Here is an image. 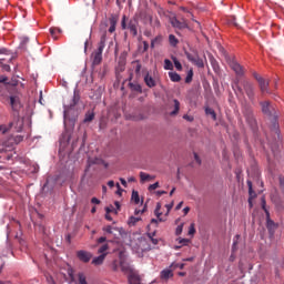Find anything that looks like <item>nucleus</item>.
<instances>
[{"instance_id":"nucleus-43","label":"nucleus","mask_w":284,"mask_h":284,"mask_svg":"<svg viewBox=\"0 0 284 284\" xmlns=\"http://www.w3.org/2000/svg\"><path fill=\"white\" fill-rule=\"evenodd\" d=\"M133 65H135V74H141V63L139 62H132Z\"/></svg>"},{"instance_id":"nucleus-50","label":"nucleus","mask_w":284,"mask_h":284,"mask_svg":"<svg viewBox=\"0 0 284 284\" xmlns=\"http://www.w3.org/2000/svg\"><path fill=\"white\" fill-rule=\"evenodd\" d=\"M267 229L271 231V230H273V229H275V223H274V221H272V220H267Z\"/></svg>"},{"instance_id":"nucleus-64","label":"nucleus","mask_w":284,"mask_h":284,"mask_svg":"<svg viewBox=\"0 0 284 284\" xmlns=\"http://www.w3.org/2000/svg\"><path fill=\"white\" fill-rule=\"evenodd\" d=\"M120 182L124 187H128V181H125V179L120 178Z\"/></svg>"},{"instance_id":"nucleus-16","label":"nucleus","mask_w":284,"mask_h":284,"mask_svg":"<svg viewBox=\"0 0 284 284\" xmlns=\"http://www.w3.org/2000/svg\"><path fill=\"white\" fill-rule=\"evenodd\" d=\"M230 67L236 73V75L243 77L244 69H243V67L241 64H239L237 62L233 61V62H231Z\"/></svg>"},{"instance_id":"nucleus-13","label":"nucleus","mask_w":284,"mask_h":284,"mask_svg":"<svg viewBox=\"0 0 284 284\" xmlns=\"http://www.w3.org/2000/svg\"><path fill=\"white\" fill-rule=\"evenodd\" d=\"M136 26H139V22L135 19L130 20L128 23V30L130 31V34H132V37H136V34H139Z\"/></svg>"},{"instance_id":"nucleus-10","label":"nucleus","mask_w":284,"mask_h":284,"mask_svg":"<svg viewBox=\"0 0 284 284\" xmlns=\"http://www.w3.org/2000/svg\"><path fill=\"white\" fill-rule=\"evenodd\" d=\"M258 85L262 94H271L268 89L270 81L267 79H258Z\"/></svg>"},{"instance_id":"nucleus-7","label":"nucleus","mask_w":284,"mask_h":284,"mask_svg":"<svg viewBox=\"0 0 284 284\" xmlns=\"http://www.w3.org/2000/svg\"><path fill=\"white\" fill-rule=\"evenodd\" d=\"M92 57H93L92 64L94 67L100 65V63L103 61V49L98 48L97 51L93 52Z\"/></svg>"},{"instance_id":"nucleus-1","label":"nucleus","mask_w":284,"mask_h":284,"mask_svg":"<svg viewBox=\"0 0 284 284\" xmlns=\"http://www.w3.org/2000/svg\"><path fill=\"white\" fill-rule=\"evenodd\" d=\"M260 105L262 106L263 114H265L267 116L276 115V111H275L274 106L270 103V101L260 102Z\"/></svg>"},{"instance_id":"nucleus-46","label":"nucleus","mask_w":284,"mask_h":284,"mask_svg":"<svg viewBox=\"0 0 284 284\" xmlns=\"http://www.w3.org/2000/svg\"><path fill=\"white\" fill-rule=\"evenodd\" d=\"M29 41H30V39H29L28 37H22V38H21L20 45H21L22 48H24L26 44L29 43Z\"/></svg>"},{"instance_id":"nucleus-58","label":"nucleus","mask_w":284,"mask_h":284,"mask_svg":"<svg viewBox=\"0 0 284 284\" xmlns=\"http://www.w3.org/2000/svg\"><path fill=\"white\" fill-rule=\"evenodd\" d=\"M145 210H146V206H144L142 210L136 209V210L134 211V214H135V215L143 214V213H145Z\"/></svg>"},{"instance_id":"nucleus-11","label":"nucleus","mask_w":284,"mask_h":284,"mask_svg":"<svg viewBox=\"0 0 284 284\" xmlns=\"http://www.w3.org/2000/svg\"><path fill=\"white\" fill-rule=\"evenodd\" d=\"M170 23L173 28H176L178 30H183L184 28H187V23L182 20H178L176 18H171Z\"/></svg>"},{"instance_id":"nucleus-47","label":"nucleus","mask_w":284,"mask_h":284,"mask_svg":"<svg viewBox=\"0 0 284 284\" xmlns=\"http://www.w3.org/2000/svg\"><path fill=\"white\" fill-rule=\"evenodd\" d=\"M152 28H161V21H159V18H156L154 21L152 20V23H150Z\"/></svg>"},{"instance_id":"nucleus-34","label":"nucleus","mask_w":284,"mask_h":284,"mask_svg":"<svg viewBox=\"0 0 284 284\" xmlns=\"http://www.w3.org/2000/svg\"><path fill=\"white\" fill-rule=\"evenodd\" d=\"M169 41H170V44H171L172 47H176V44L179 43V41H178V39L175 38L174 34H170V36H169Z\"/></svg>"},{"instance_id":"nucleus-22","label":"nucleus","mask_w":284,"mask_h":284,"mask_svg":"<svg viewBox=\"0 0 284 284\" xmlns=\"http://www.w3.org/2000/svg\"><path fill=\"white\" fill-rule=\"evenodd\" d=\"M94 119H95V113H94V112L89 111V112H87V113H85V116H84L83 123H91V122H93V121H94Z\"/></svg>"},{"instance_id":"nucleus-35","label":"nucleus","mask_w":284,"mask_h":284,"mask_svg":"<svg viewBox=\"0 0 284 284\" xmlns=\"http://www.w3.org/2000/svg\"><path fill=\"white\" fill-rule=\"evenodd\" d=\"M205 113H206V115H211L214 121L216 120V113H215V111L213 109L206 108L205 109Z\"/></svg>"},{"instance_id":"nucleus-30","label":"nucleus","mask_w":284,"mask_h":284,"mask_svg":"<svg viewBox=\"0 0 284 284\" xmlns=\"http://www.w3.org/2000/svg\"><path fill=\"white\" fill-rule=\"evenodd\" d=\"M78 278H79V284H89L84 273L82 272L78 273Z\"/></svg>"},{"instance_id":"nucleus-44","label":"nucleus","mask_w":284,"mask_h":284,"mask_svg":"<svg viewBox=\"0 0 284 284\" xmlns=\"http://www.w3.org/2000/svg\"><path fill=\"white\" fill-rule=\"evenodd\" d=\"M247 186H248V192H250L251 197H255V193L252 190V181L247 180Z\"/></svg>"},{"instance_id":"nucleus-4","label":"nucleus","mask_w":284,"mask_h":284,"mask_svg":"<svg viewBox=\"0 0 284 284\" xmlns=\"http://www.w3.org/2000/svg\"><path fill=\"white\" fill-rule=\"evenodd\" d=\"M77 257L82 263H90V261L93 257V254L91 252H89V251L80 250V251L77 252Z\"/></svg>"},{"instance_id":"nucleus-20","label":"nucleus","mask_w":284,"mask_h":284,"mask_svg":"<svg viewBox=\"0 0 284 284\" xmlns=\"http://www.w3.org/2000/svg\"><path fill=\"white\" fill-rule=\"evenodd\" d=\"M23 140H24V136L23 135H16V136H11V138H9V140H8V143L9 144H16V145H18V144H20L21 142H23Z\"/></svg>"},{"instance_id":"nucleus-26","label":"nucleus","mask_w":284,"mask_h":284,"mask_svg":"<svg viewBox=\"0 0 284 284\" xmlns=\"http://www.w3.org/2000/svg\"><path fill=\"white\" fill-rule=\"evenodd\" d=\"M131 201H133L135 205H139L141 203V197L139 196V191H136V190L132 191Z\"/></svg>"},{"instance_id":"nucleus-21","label":"nucleus","mask_w":284,"mask_h":284,"mask_svg":"<svg viewBox=\"0 0 284 284\" xmlns=\"http://www.w3.org/2000/svg\"><path fill=\"white\" fill-rule=\"evenodd\" d=\"M173 109H174V110L171 111V113H170L171 116L178 115V114H179V111H180V102H179V100H176V99L173 100Z\"/></svg>"},{"instance_id":"nucleus-25","label":"nucleus","mask_w":284,"mask_h":284,"mask_svg":"<svg viewBox=\"0 0 284 284\" xmlns=\"http://www.w3.org/2000/svg\"><path fill=\"white\" fill-rule=\"evenodd\" d=\"M129 88H130L131 91H133V92H138V93H142V92H143V89L141 88V84H139V83H132V82H130V83H129Z\"/></svg>"},{"instance_id":"nucleus-31","label":"nucleus","mask_w":284,"mask_h":284,"mask_svg":"<svg viewBox=\"0 0 284 284\" xmlns=\"http://www.w3.org/2000/svg\"><path fill=\"white\" fill-rule=\"evenodd\" d=\"M141 222V217H136V216H130L129 219V225L130 226H134L136 225V223Z\"/></svg>"},{"instance_id":"nucleus-28","label":"nucleus","mask_w":284,"mask_h":284,"mask_svg":"<svg viewBox=\"0 0 284 284\" xmlns=\"http://www.w3.org/2000/svg\"><path fill=\"white\" fill-rule=\"evenodd\" d=\"M80 100H81L80 95L77 92H74L73 98H72V103L69 105V109H72L75 105H78Z\"/></svg>"},{"instance_id":"nucleus-49","label":"nucleus","mask_w":284,"mask_h":284,"mask_svg":"<svg viewBox=\"0 0 284 284\" xmlns=\"http://www.w3.org/2000/svg\"><path fill=\"white\" fill-rule=\"evenodd\" d=\"M195 234V225L194 223H191L190 227H189V235H194Z\"/></svg>"},{"instance_id":"nucleus-36","label":"nucleus","mask_w":284,"mask_h":284,"mask_svg":"<svg viewBox=\"0 0 284 284\" xmlns=\"http://www.w3.org/2000/svg\"><path fill=\"white\" fill-rule=\"evenodd\" d=\"M119 267H121V262H119L118 260H114L112 262V271L113 272H119Z\"/></svg>"},{"instance_id":"nucleus-27","label":"nucleus","mask_w":284,"mask_h":284,"mask_svg":"<svg viewBox=\"0 0 284 284\" xmlns=\"http://www.w3.org/2000/svg\"><path fill=\"white\" fill-rule=\"evenodd\" d=\"M140 180L141 182H148L154 180V176L145 173V172H140Z\"/></svg>"},{"instance_id":"nucleus-51","label":"nucleus","mask_w":284,"mask_h":284,"mask_svg":"<svg viewBox=\"0 0 284 284\" xmlns=\"http://www.w3.org/2000/svg\"><path fill=\"white\" fill-rule=\"evenodd\" d=\"M9 78L6 75H0V83L8 84Z\"/></svg>"},{"instance_id":"nucleus-59","label":"nucleus","mask_w":284,"mask_h":284,"mask_svg":"<svg viewBox=\"0 0 284 284\" xmlns=\"http://www.w3.org/2000/svg\"><path fill=\"white\" fill-rule=\"evenodd\" d=\"M122 30H128V24L125 23V16L123 17L121 21Z\"/></svg>"},{"instance_id":"nucleus-41","label":"nucleus","mask_w":284,"mask_h":284,"mask_svg":"<svg viewBox=\"0 0 284 284\" xmlns=\"http://www.w3.org/2000/svg\"><path fill=\"white\" fill-rule=\"evenodd\" d=\"M143 119H144L143 114L130 116V120L135 121V122L143 121Z\"/></svg>"},{"instance_id":"nucleus-60","label":"nucleus","mask_w":284,"mask_h":284,"mask_svg":"<svg viewBox=\"0 0 284 284\" xmlns=\"http://www.w3.org/2000/svg\"><path fill=\"white\" fill-rule=\"evenodd\" d=\"M189 242H190V241H189L187 239H181V240L179 241V244L185 246V245H187Z\"/></svg>"},{"instance_id":"nucleus-56","label":"nucleus","mask_w":284,"mask_h":284,"mask_svg":"<svg viewBox=\"0 0 284 284\" xmlns=\"http://www.w3.org/2000/svg\"><path fill=\"white\" fill-rule=\"evenodd\" d=\"M0 67H2L3 71H6V72L11 71V67L9 64H0Z\"/></svg>"},{"instance_id":"nucleus-63","label":"nucleus","mask_w":284,"mask_h":284,"mask_svg":"<svg viewBox=\"0 0 284 284\" xmlns=\"http://www.w3.org/2000/svg\"><path fill=\"white\" fill-rule=\"evenodd\" d=\"M114 211V206H106L105 207V212H106V214H110V213H112Z\"/></svg>"},{"instance_id":"nucleus-6","label":"nucleus","mask_w":284,"mask_h":284,"mask_svg":"<svg viewBox=\"0 0 284 284\" xmlns=\"http://www.w3.org/2000/svg\"><path fill=\"white\" fill-rule=\"evenodd\" d=\"M128 283L129 284H143V280L141 278V275L139 274V272L134 271L128 275Z\"/></svg>"},{"instance_id":"nucleus-33","label":"nucleus","mask_w":284,"mask_h":284,"mask_svg":"<svg viewBox=\"0 0 284 284\" xmlns=\"http://www.w3.org/2000/svg\"><path fill=\"white\" fill-rule=\"evenodd\" d=\"M116 30V20L114 19H110V28H109V32H114Z\"/></svg>"},{"instance_id":"nucleus-5","label":"nucleus","mask_w":284,"mask_h":284,"mask_svg":"<svg viewBox=\"0 0 284 284\" xmlns=\"http://www.w3.org/2000/svg\"><path fill=\"white\" fill-rule=\"evenodd\" d=\"M243 114L246 119V121L248 122L250 125H254L255 124V119H254V114H253V110L251 106L245 105L243 108Z\"/></svg>"},{"instance_id":"nucleus-40","label":"nucleus","mask_w":284,"mask_h":284,"mask_svg":"<svg viewBox=\"0 0 284 284\" xmlns=\"http://www.w3.org/2000/svg\"><path fill=\"white\" fill-rule=\"evenodd\" d=\"M192 78H193V71L189 70L187 75L185 78V83L190 84L192 82Z\"/></svg>"},{"instance_id":"nucleus-54","label":"nucleus","mask_w":284,"mask_h":284,"mask_svg":"<svg viewBox=\"0 0 284 284\" xmlns=\"http://www.w3.org/2000/svg\"><path fill=\"white\" fill-rule=\"evenodd\" d=\"M115 186L118 189L116 194L121 196V194L123 193V189H121V184L116 183Z\"/></svg>"},{"instance_id":"nucleus-3","label":"nucleus","mask_w":284,"mask_h":284,"mask_svg":"<svg viewBox=\"0 0 284 284\" xmlns=\"http://www.w3.org/2000/svg\"><path fill=\"white\" fill-rule=\"evenodd\" d=\"M242 85L244 88V92L246 93L250 101L254 100L255 93H254V87L251 82L244 80L242 81Z\"/></svg>"},{"instance_id":"nucleus-37","label":"nucleus","mask_w":284,"mask_h":284,"mask_svg":"<svg viewBox=\"0 0 284 284\" xmlns=\"http://www.w3.org/2000/svg\"><path fill=\"white\" fill-rule=\"evenodd\" d=\"M110 248V246L108 244H103L102 246H100V248L98 250V253L103 255L106 254L105 252H108V250Z\"/></svg>"},{"instance_id":"nucleus-61","label":"nucleus","mask_w":284,"mask_h":284,"mask_svg":"<svg viewBox=\"0 0 284 284\" xmlns=\"http://www.w3.org/2000/svg\"><path fill=\"white\" fill-rule=\"evenodd\" d=\"M149 239L153 243V245H158L159 244V240L154 239L152 235H149Z\"/></svg>"},{"instance_id":"nucleus-23","label":"nucleus","mask_w":284,"mask_h":284,"mask_svg":"<svg viewBox=\"0 0 284 284\" xmlns=\"http://www.w3.org/2000/svg\"><path fill=\"white\" fill-rule=\"evenodd\" d=\"M106 39H108V32L104 31L102 33L101 38H100V42H99V47H98L99 49H102V50L105 49V41H106Z\"/></svg>"},{"instance_id":"nucleus-9","label":"nucleus","mask_w":284,"mask_h":284,"mask_svg":"<svg viewBox=\"0 0 284 284\" xmlns=\"http://www.w3.org/2000/svg\"><path fill=\"white\" fill-rule=\"evenodd\" d=\"M102 231L109 235L112 236V239H116V233H121V230H119V227L116 226H112V225H105L102 227Z\"/></svg>"},{"instance_id":"nucleus-18","label":"nucleus","mask_w":284,"mask_h":284,"mask_svg":"<svg viewBox=\"0 0 284 284\" xmlns=\"http://www.w3.org/2000/svg\"><path fill=\"white\" fill-rule=\"evenodd\" d=\"M160 276L162 280L168 281V280L174 277V273L172 272V270L165 268V270L161 271Z\"/></svg>"},{"instance_id":"nucleus-32","label":"nucleus","mask_w":284,"mask_h":284,"mask_svg":"<svg viewBox=\"0 0 284 284\" xmlns=\"http://www.w3.org/2000/svg\"><path fill=\"white\" fill-rule=\"evenodd\" d=\"M233 90L235 91L236 95L243 97L244 92L243 89L239 85V83H235V85H233Z\"/></svg>"},{"instance_id":"nucleus-62","label":"nucleus","mask_w":284,"mask_h":284,"mask_svg":"<svg viewBox=\"0 0 284 284\" xmlns=\"http://www.w3.org/2000/svg\"><path fill=\"white\" fill-rule=\"evenodd\" d=\"M194 160H195V162H196L199 165H201V159H200V156L197 155V153H194Z\"/></svg>"},{"instance_id":"nucleus-17","label":"nucleus","mask_w":284,"mask_h":284,"mask_svg":"<svg viewBox=\"0 0 284 284\" xmlns=\"http://www.w3.org/2000/svg\"><path fill=\"white\" fill-rule=\"evenodd\" d=\"M144 82L149 89L156 88V80L150 75V73H146L144 77Z\"/></svg>"},{"instance_id":"nucleus-38","label":"nucleus","mask_w":284,"mask_h":284,"mask_svg":"<svg viewBox=\"0 0 284 284\" xmlns=\"http://www.w3.org/2000/svg\"><path fill=\"white\" fill-rule=\"evenodd\" d=\"M172 61L174 63L175 69L178 71H182V65H181V63L179 62V60L175 57L172 58Z\"/></svg>"},{"instance_id":"nucleus-39","label":"nucleus","mask_w":284,"mask_h":284,"mask_svg":"<svg viewBox=\"0 0 284 284\" xmlns=\"http://www.w3.org/2000/svg\"><path fill=\"white\" fill-rule=\"evenodd\" d=\"M262 209L266 213L267 219L270 217V211L266 209L265 197H262Z\"/></svg>"},{"instance_id":"nucleus-29","label":"nucleus","mask_w":284,"mask_h":284,"mask_svg":"<svg viewBox=\"0 0 284 284\" xmlns=\"http://www.w3.org/2000/svg\"><path fill=\"white\" fill-rule=\"evenodd\" d=\"M164 70L166 71L174 70V64H172V61H170V59L164 60Z\"/></svg>"},{"instance_id":"nucleus-15","label":"nucleus","mask_w":284,"mask_h":284,"mask_svg":"<svg viewBox=\"0 0 284 284\" xmlns=\"http://www.w3.org/2000/svg\"><path fill=\"white\" fill-rule=\"evenodd\" d=\"M139 19H141V21H143L144 23H152V16L150 14V12L145 11V10H141L138 13Z\"/></svg>"},{"instance_id":"nucleus-55","label":"nucleus","mask_w":284,"mask_h":284,"mask_svg":"<svg viewBox=\"0 0 284 284\" xmlns=\"http://www.w3.org/2000/svg\"><path fill=\"white\" fill-rule=\"evenodd\" d=\"M108 241V237L106 236H101L98 239V244H103Z\"/></svg>"},{"instance_id":"nucleus-14","label":"nucleus","mask_w":284,"mask_h":284,"mask_svg":"<svg viewBox=\"0 0 284 284\" xmlns=\"http://www.w3.org/2000/svg\"><path fill=\"white\" fill-rule=\"evenodd\" d=\"M120 268L124 274H132L135 270L125 261H120Z\"/></svg>"},{"instance_id":"nucleus-19","label":"nucleus","mask_w":284,"mask_h":284,"mask_svg":"<svg viewBox=\"0 0 284 284\" xmlns=\"http://www.w3.org/2000/svg\"><path fill=\"white\" fill-rule=\"evenodd\" d=\"M105 256H108V253L100 254L92 260V264L95 266H100L105 261Z\"/></svg>"},{"instance_id":"nucleus-53","label":"nucleus","mask_w":284,"mask_h":284,"mask_svg":"<svg viewBox=\"0 0 284 284\" xmlns=\"http://www.w3.org/2000/svg\"><path fill=\"white\" fill-rule=\"evenodd\" d=\"M156 189H159V182H155L149 186V191H154Z\"/></svg>"},{"instance_id":"nucleus-45","label":"nucleus","mask_w":284,"mask_h":284,"mask_svg":"<svg viewBox=\"0 0 284 284\" xmlns=\"http://www.w3.org/2000/svg\"><path fill=\"white\" fill-rule=\"evenodd\" d=\"M50 34H51L52 39H58V37H57L58 31H57L55 27L50 28Z\"/></svg>"},{"instance_id":"nucleus-2","label":"nucleus","mask_w":284,"mask_h":284,"mask_svg":"<svg viewBox=\"0 0 284 284\" xmlns=\"http://www.w3.org/2000/svg\"><path fill=\"white\" fill-rule=\"evenodd\" d=\"M185 55L187 58V60L194 64L195 67H197L199 69H203L204 68V62L203 60L196 54V53H189L185 52Z\"/></svg>"},{"instance_id":"nucleus-24","label":"nucleus","mask_w":284,"mask_h":284,"mask_svg":"<svg viewBox=\"0 0 284 284\" xmlns=\"http://www.w3.org/2000/svg\"><path fill=\"white\" fill-rule=\"evenodd\" d=\"M169 78L173 83H179L181 81V75L176 72H169Z\"/></svg>"},{"instance_id":"nucleus-42","label":"nucleus","mask_w":284,"mask_h":284,"mask_svg":"<svg viewBox=\"0 0 284 284\" xmlns=\"http://www.w3.org/2000/svg\"><path fill=\"white\" fill-rule=\"evenodd\" d=\"M10 131V128L7 126L6 124L0 125V133L1 134H7Z\"/></svg>"},{"instance_id":"nucleus-48","label":"nucleus","mask_w":284,"mask_h":284,"mask_svg":"<svg viewBox=\"0 0 284 284\" xmlns=\"http://www.w3.org/2000/svg\"><path fill=\"white\" fill-rule=\"evenodd\" d=\"M183 231V223H181L180 225H178L176 230H175V235L179 236L181 235Z\"/></svg>"},{"instance_id":"nucleus-12","label":"nucleus","mask_w":284,"mask_h":284,"mask_svg":"<svg viewBox=\"0 0 284 284\" xmlns=\"http://www.w3.org/2000/svg\"><path fill=\"white\" fill-rule=\"evenodd\" d=\"M10 106L12 111H19L21 109V102L18 95L10 97Z\"/></svg>"},{"instance_id":"nucleus-57","label":"nucleus","mask_w":284,"mask_h":284,"mask_svg":"<svg viewBox=\"0 0 284 284\" xmlns=\"http://www.w3.org/2000/svg\"><path fill=\"white\" fill-rule=\"evenodd\" d=\"M91 203L95 204V205H100L101 204V200H99L98 197H92L91 199Z\"/></svg>"},{"instance_id":"nucleus-8","label":"nucleus","mask_w":284,"mask_h":284,"mask_svg":"<svg viewBox=\"0 0 284 284\" xmlns=\"http://www.w3.org/2000/svg\"><path fill=\"white\" fill-rule=\"evenodd\" d=\"M23 126H24V122L20 118H17L13 122L9 124V129L14 128L16 132L18 133L22 132Z\"/></svg>"},{"instance_id":"nucleus-52","label":"nucleus","mask_w":284,"mask_h":284,"mask_svg":"<svg viewBox=\"0 0 284 284\" xmlns=\"http://www.w3.org/2000/svg\"><path fill=\"white\" fill-rule=\"evenodd\" d=\"M171 267L183 270L184 268V263L172 264Z\"/></svg>"}]
</instances>
